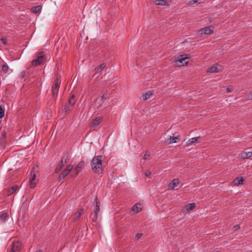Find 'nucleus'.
<instances>
[{
    "label": "nucleus",
    "instance_id": "58836bf2",
    "mask_svg": "<svg viewBox=\"0 0 252 252\" xmlns=\"http://www.w3.org/2000/svg\"><path fill=\"white\" fill-rule=\"evenodd\" d=\"M142 234L141 233H137L135 236V238L137 239H138L142 236Z\"/></svg>",
    "mask_w": 252,
    "mask_h": 252
},
{
    "label": "nucleus",
    "instance_id": "a211bd4d",
    "mask_svg": "<svg viewBox=\"0 0 252 252\" xmlns=\"http://www.w3.org/2000/svg\"><path fill=\"white\" fill-rule=\"evenodd\" d=\"M71 106H73L76 103V99L74 94H72L68 98L67 102Z\"/></svg>",
    "mask_w": 252,
    "mask_h": 252
},
{
    "label": "nucleus",
    "instance_id": "ea45409f",
    "mask_svg": "<svg viewBox=\"0 0 252 252\" xmlns=\"http://www.w3.org/2000/svg\"><path fill=\"white\" fill-rule=\"evenodd\" d=\"M106 94L104 93L102 94V95L101 96V100H103V99L105 98V95Z\"/></svg>",
    "mask_w": 252,
    "mask_h": 252
},
{
    "label": "nucleus",
    "instance_id": "7c9ffc66",
    "mask_svg": "<svg viewBox=\"0 0 252 252\" xmlns=\"http://www.w3.org/2000/svg\"><path fill=\"white\" fill-rule=\"evenodd\" d=\"M71 107V105H70L68 103H65L63 109V112L67 113L70 110Z\"/></svg>",
    "mask_w": 252,
    "mask_h": 252
},
{
    "label": "nucleus",
    "instance_id": "2eb2a0df",
    "mask_svg": "<svg viewBox=\"0 0 252 252\" xmlns=\"http://www.w3.org/2000/svg\"><path fill=\"white\" fill-rule=\"evenodd\" d=\"M64 166V162H63V160H61L56 167L55 169V172L56 173H58L60 172Z\"/></svg>",
    "mask_w": 252,
    "mask_h": 252
},
{
    "label": "nucleus",
    "instance_id": "0eeeda50",
    "mask_svg": "<svg viewBox=\"0 0 252 252\" xmlns=\"http://www.w3.org/2000/svg\"><path fill=\"white\" fill-rule=\"evenodd\" d=\"M95 200L96 202V205L94 208V213L93 214H91L90 216V218H91L93 222L96 221L98 218V213L99 212L100 210L99 206L98 205L97 202V197L95 198Z\"/></svg>",
    "mask_w": 252,
    "mask_h": 252
},
{
    "label": "nucleus",
    "instance_id": "b1692460",
    "mask_svg": "<svg viewBox=\"0 0 252 252\" xmlns=\"http://www.w3.org/2000/svg\"><path fill=\"white\" fill-rule=\"evenodd\" d=\"M155 3L158 5H168L167 0H156Z\"/></svg>",
    "mask_w": 252,
    "mask_h": 252
},
{
    "label": "nucleus",
    "instance_id": "6e6552de",
    "mask_svg": "<svg viewBox=\"0 0 252 252\" xmlns=\"http://www.w3.org/2000/svg\"><path fill=\"white\" fill-rule=\"evenodd\" d=\"M84 161H81L79 162L76 165V166L74 168V169L72 170V171L70 173V176L72 177H74L77 176L78 174L79 169L81 168L83 166Z\"/></svg>",
    "mask_w": 252,
    "mask_h": 252
},
{
    "label": "nucleus",
    "instance_id": "473e14b6",
    "mask_svg": "<svg viewBox=\"0 0 252 252\" xmlns=\"http://www.w3.org/2000/svg\"><path fill=\"white\" fill-rule=\"evenodd\" d=\"M28 73L27 70H24L22 72H21L20 77L21 79H23L27 74Z\"/></svg>",
    "mask_w": 252,
    "mask_h": 252
},
{
    "label": "nucleus",
    "instance_id": "20e7f679",
    "mask_svg": "<svg viewBox=\"0 0 252 252\" xmlns=\"http://www.w3.org/2000/svg\"><path fill=\"white\" fill-rule=\"evenodd\" d=\"M188 59L187 55L183 54L179 56L174 61L176 64L179 66L187 65L188 63V62L186 61Z\"/></svg>",
    "mask_w": 252,
    "mask_h": 252
},
{
    "label": "nucleus",
    "instance_id": "ddd939ff",
    "mask_svg": "<svg viewBox=\"0 0 252 252\" xmlns=\"http://www.w3.org/2000/svg\"><path fill=\"white\" fill-rule=\"evenodd\" d=\"M102 118L101 117H96L95 120H94L92 123V126L94 128L96 126H97L99 123L101 122Z\"/></svg>",
    "mask_w": 252,
    "mask_h": 252
},
{
    "label": "nucleus",
    "instance_id": "c756f323",
    "mask_svg": "<svg viewBox=\"0 0 252 252\" xmlns=\"http://www.w3.org/2000/svg\"><path fill=\"white\" fill-rule=\"evenodd\" d=\"M152 95V93H149V92L146 93L143 95V100H146L150 98L151 97Z\"/></svg>",
    "mask_w": 252,
    "mask_h": 252
},
{
    "label": "nucleus",
    "instance_id": "1a4fd4ad",
    "mask_svg": "<svg viewBox=\"0 0 252 252\" xmlns=\"http://www.w3.org/2000/svg\"><path fill=\"white\" fill-rule=\"evenodd\" d=\"M213 30L209 27H206L200 29L198 31V34L201 36L203 34H210L213 33Z\"/></svg>",
    "mask_w": 252,
    "mask_h": 252
},
{
    "label": "nucleus",
    "instance_id": "412c9836",
    "mask_svg": "<svg viewBox=\"0 0 252 252\" xmlns=\"http://www.w3.org/2000/svg\"><path fill=\"white\" fill-rule=\"evenodd\" d=\"M141 204H136L132 207L131 210L133 211L134 213H138L140 211H141Z\"/></svg>",
    "mask_w": 252,
    "mask_h": 252
},
{
    "label": "nucleus",
    "instance_id": "5701e85b",
    "mask_svg": "<svg viewBox=\"0 0 252 252\" xmlns=\"http://www.w3.org/2000/svg\"><path fill=\"white\" fill-rule=\"evenodd\" d=\"M200 138V137H195L189 139L186 143V146H189L192 145L193 143L196 142L198 139Z\"/></svg>",
    "mask_w": 252,
    "mask_h": 252
},
{
    "label": "nucleus",
    "instance_id": "c9c22d12",
    "mask_svg": "<svg viewBox=\"0 0 252 252\" xmlns=\"http://www.w3.org/2000/svg\"><path fill=\"white\" fill-rule=\"evenodd\" d=\"M197 2V0H191L189 2V4L190 5H193Z\"/></svg>",
    "mask_w": 252,
    "mask_h": 252
},
{
    "label": "nucleus",
    "instance_id": "a878e982",
    "mask_svg": "<svg viewBox=\"0 0 252 252\" xmlns=\"http://www.w3.org/2000/svg\"><path fill=\"white\" fill-rule=\"evenodd\" d=\"M41 10V5H37L32 7L31 11L34 13H37Z\"/></svg>",
    "mask_w": 252,
    "mask_h": 252
},
{
    "label": "nucleus",
    "instance_id": "e433bc0d",
    "mask_svg": "<svg viewBox=\"0 0 252 252\" xmlns=\"http://www.w3.org/2000/svg\"><path fill=\"white\" fill-rule=\"evenodd\" d=\"M151 175V172L150 170H147L145 173V175L147 177H149Z\"/></svg>",
    "mask_w": 252,
    "mask_h": 252
},
{
    "label": "nucleus",
    "instance_id": "39448f33",
    "mask_svg": "<svg viewBox=\"0 0 252 252\" xmlns=\"http://www.w3.org/2000/svg\"><path fill=\"white\" fill-rule=\"evenodd\" d=\"M44 54L43 52H40L38 53L36 59L33 60L31 63V66H36L42 63L44 61Z\"/></svg>",
    "mask_w": 252,
    "mask_h": 252
},
{
    "label": "nucleus",
    "instance_id": "393cba45",
    "mask_svg": "<svg viewBox=\"0 0 252 252\" xmlns=\"http://www.w3.org/2000/svg\"><path fill=\"white\" fill-rule=\"evenodd\" d=\"M61 160H63V162L64 163H66L68 162L69 160V155L68 153H65L63 154L62 158Z\"/></svg>",
    "mask_w": 252,
    "mask_h": 252
},
{
    "label": "nucleus",
    "instance_id": "f3484780",
    "mask_svg": "<svg viewBox=\"0 0 252 252\" xmlns=\"http://www.w3.org/2000/svg\"><path fill=\"white\" fill-rule=\"evenodd\" d=\"M195 208V203H189V204H187L185 205L184 207V209L187 211L189 212V211L192 210Z\"/></svg>",
    "mask_w": 252,
    "mask_h": 252
},
{
    "label": "nucleus",
    "instance_id": "f03ea898",
    "mask_svg": "<svg viewBox=\"0 0 252 252\" xmlns=\"http://www.w3.org/2000/svg\"><path fill=\"white\" fill-rule=\"evenodd\" d=\"M61 85V81H59L58 77H57L54 81L51 87L52 97L56 99L58 96L59 88Z\"/></svg>",
    "mask_w": 252,
    "mask_h": 252
},
{
    "label": "nucleus",
    "instance_id": "4468645a",
    "mask_svg": "<svg viewBox=\"0 0 252 252\" xmlns=\"http://www.w3.org/2000/svg\"><path fill=\"white\" fill-rule=\"evenodd\" d=\"M244 179L242 177H239L236 178L233 181V184L235 186H239L241 184H242L244 182Z\"/></svg>",
    "mask_w": 252,
    "mask_h": 252
},
{
    "label": "nucleus",
    "instance_id": "4be33fe9",
    "mask_svg": "<svg viewBox=\"0 0 252 252\" xmlns=\"http://www.w3.org/2000/svg\"><path fill=\"white\" fill-rule=\"evenodd\" d=\"M179 138V136H170L167 138V140L168 141L169 144L176 143V140H178Z\"/></svg>",
    "mask_w": 252,
    "mask_h": 252
},
{
    "label": "nucleus",
    "instance_id": "72a5a7b5",
    "mask_svg": "<svg viewBox=\"0 0 252 252\" xmlns=\"http://www.w3.org/2000/svg\"><path fill=\"white\" fill-rule=\"evenodd\" d=\"M150 153L149 151H147L143 157V159H147L148 158V157H150Z\"/></svg>",
    "mask_w": 252,
    "mask_h": 252
},
{
    "label": "nucleus",
    "instance_id": "bb28decb",
    "mask_svg": "<svg viewBox=\"0 0 252 252\" xmlns=\"http://www.w3.org/2000/svg\"><path fill=\"white\" fill-rule=\"evenodd\" d=\"M208 71L209 72L213 73V72H218L219 71L218 67L216 65H213L208 68Z\"/></svg>",
    "mask_w": 252,
    "mask_h": 252
},
{
    "label": "nucleus",
    "instance_id": "9d476101",
    "mask_svg": "<svg viewBox=\"0 0 252 252\" xmlns=\"http://www.w3.org/2000/svg\"><path fill=\"white\" fill-rule=\"evenodd\" d=\"M35 178L36 175L35 173H32V171L31 173V177L30 178L29 182V186L30 188L31 189L34 188L36 186Z\"/></svg>",
    "mask_w": 252,
    "mask_h": 252
},
{
    "label": "nucleus",
    "instance_id": "423d86ee",
    "mask_svg": "<svg viewBox=\"0 0 252 252\" xmlns=\"http://www.w3.org/2000/svg\"><path fill=\"white\" fill-rule=\"evenodd\" d=\"M73 165H68L60 174L59 177V181L64 179L68 175L69 172L72 170Z\"/></svg>",
    "mask_w": 252,
    "mask_h": 252
},
{
    "label": "nucleus",
    "instance_id": "f704fd0d",
    "mask_svg": "<svg viewBox=\"0 0 252 252\" xmlns=\"http://www.w3.org/2000/svg\"><path fill=\"white\" fill-rule=\"evenodd\" d=\"M0 40L2 41V43L4 44V45H5L6 44V41H7V38H5V37H2L1 39H0Z\"/></svg>",
    "mask_w": 252,
    "mask_h": 252
},
{
    "label": "nucleus",
    "instance_id": "9b49d317",
    "mask_svg": "<svg viewBox=\"0 0 252 252\" xmlns=\"http://www.w3.org/2000/svg\"><path fill=\"white\" fill-rule=\"evenodd\" d=\"M105 66L106 64L105 63H102L96 67H95L93 70V72H94V75L100 72L102 70H103L105 67Z\"/></svg>",
    "mask_w": 252,
    "mask_h": 252
},
{
    "label": "nucleus",
    "instance_id": "f257e3e1",
    "mask_svg": "<svg viewBox=\"0 0 252 252\" xmlns=\"http://www.w3.org/2000/svg\"><path fill=\"white\" fill-rule=\"evenodd\" d=\"M101 156H95L91 161V167L95 173H101L103 171Z\"/></svg>",
    "mask_w": 252,
    "mask_h": 252
},
{
    "label": "nucleus",
    "instance_id": "cd10ccee",
    "mask_svg": "<svg viewBox=\"0 0 252 252\" xmlns=\"http://www.w3.org/2000/svg\"><path fill=\"white\" fill-rule=\"evenodd\" d=\"M8 214L6 212L2 213V214L0 216V222L3 223L4 222L5 220H6V218L7 217Z\"/></svg>",
    "mask_w": 252,
    "mask_h": 252
},
{
    "label": "nucleus",
    "instance_id": "7ed1b4c3",
    "mask_svg": "<svg viewBox=\"0 0 252 252\" xmlns=\"http://www.w3.org/2000/svg\"><path fill=\"white\" fill-rule=\"evenodd\" d=\"M22 249V244L19 241H13L6 252H20Z\"/></svg>",
    "mask_w": 252,
    "mask_h": 252
},
{
    "label": "nucleus",
    "instance_id": "2f4dec72",
    "mask_svg": "<svg viewBox=\"0 0 252 252\" xmlns=\"http://www.w3.org/2000/svg\"><path fill=\"white\" fill-rule=\"evenodd\" d=\"M4 110L0 105V118H2L4 116Z\"/></svg>",
    "mask_w": 252,
    "mask_h": 252
},
{
    "label": "nucleus",
    "instance_id": "6ab92c4d",
    "mask_svg": "<svg viewBox=\"0 0 252 252\" xmlns=\"http://www.w3.org/2000/svg\"><path fill=\"white\" fill-rule=\"evenodd\" d=\"M83 213V209L80 208L78 210V211L76 212V213L74 215V220H78L81 217V216Z\"/></svg>",
    "mask_w": 252,
    "mask_h": 252
},
{
    "label": "nucleus",
    "instance_id": "37998d69",
    "mask_svg": "<svg viewBox=\"0 0 252 252\" xmlns=\"http://www.w3.org/2000/svg\"><path fill=\"white\" fill-rule=\"evenodd\" d=\"M251 99H252V92L250 93Z\"/></svg>",
    "mask_w": 252,
    "mask_h": 252
},
{
    "label": "nucleus",
    "instance_id": "c85d7f7f",
    "mask_svg": "<svg viewBox=\"0 0 252 252\" xmlns=\"http://www.w3.org/2000/svg\"><path fill=\"white\" fill-rule=\"evenodd\" d=\"M9 70V66L7 65L6 63H4L1 66V71L4 73H6Z\"/></svg>",
    "mask_w": 252,
    "mask_h": 252
},
{
    "label": "nucleus",
    "instance_id": "a19ab883",
    "mask_svg": "<svg viewBox=\"0 0 252 252\" xmlns=\"http://www.w3.org/2000/svg\"><path fill=\"white\" fill-rule=\"evenodd\" d=\"M226 90L227 92H231L232 91L231 89L229 88H227Z\"/></svg>",
    "mask_w": 252,
    "mask_h": 252
},
{
    "label": "nucleus",
    "instance_id": "f8f14e48",
    "mask_svg": "<svg viewBox=\"0 0 252 252\" xmlns=\"http://www.w3.org/2000/svg\"><path fill=\"white\" fill-rule=\"evenodd\" d=\"M179 180L178 179H173L171 183L169 185V188L171 189H173L175 187H177L179 185Z\"/></svg>",
    "mask_w": 252,
    "mask_h": 252
},
{
    "label": "nucleus",
    "instance_id": "aec40b11",
    "mask_svg": "<svg viewBox=\"0 0 252 252\" xmlns=\"http://www.w3.org/2000/svg\"><path fill=\"white\" fill-rule=\"evenodd\" d=\"M18 189V186L14 185L9 189L7 190V194L8 196L11 195L13 193L15 192Z\"/></svg>",
    "mask_w": 252,
    "mask_h": 252
},
{
    "label": "nucleus",
    "instance_id": "79ce46f5",
    "mask_svg": "<svg viewBox=\"0 0 252 252\" xmlns=\"http://www.w3.org/2000/svg\"><path fill=\"white\" fill-rule=\"evenodd\" d=\"M35 252H42V250L39 249V250H38L37 251H36Z\"/></svg>",
    "mask_w": 252,
    "mask_h": 252
},
{
    "label": "nucleus",
    "instance_id": "4c0bfd02",
    "mask_svg": "<svg viewBox=\"0 0 252 252\" xmlns=\"http://www.w3.org/2000/svg\"><path fill=\"white\" fill-rule=\"evenodd\" d=\"M239 228H240V226L238 224V225H236L233 226V230L234 231L238 230Z\"/></svg>",
    "mask_w": 252,
    "mask_h": 252
},
{
    "label": "nucleus",
    "instance_id": "dca6fc26",
    "mask_svg": "<svg viewBox=\"0 0 252 252\" xmlns=\"http://www.w3.org/2000/svg\"><path fill=\"white\" fill-rule=\"evenodd\" d=\"M241 157L244 159L249 158L252 157V152H245L241 153Z\"/></svg>",
    "mask_w": 252,
    "mask_h": 252
}]
</instances>
